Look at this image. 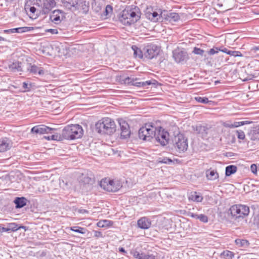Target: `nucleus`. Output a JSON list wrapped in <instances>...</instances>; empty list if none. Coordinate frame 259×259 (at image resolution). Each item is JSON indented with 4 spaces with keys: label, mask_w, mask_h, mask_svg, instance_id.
I'll use <instances>...</instances> for the list:
<instances>
[{
    "label": "nucleus",
    "mask_w": 259,
    "mask_h": 259,
    "mask_svg": "<svg viewBox=\"0 0 259 259\" xmlns=\"http://www.w3.org/2000/svg\"><path fill=\"white\" fill-rule=\"evenodd\" d=\"M83 131L79 124H71L65 126L60 135L61 140L64 139L72 140L79 139L82 137Z\"/></svg>",
    "instance_id": "obj_1"
},
{
    "label": "nucleus",
    "mask_w": 259,
    "mask_h": 259,
    "mask_svg": "<svg viewBox=\"0 0 259 259\" xmlns=\"http://www.w3.org/2000/svg\"><path fill=\"white\" fill-rule=\"evenodd\" d=\"M96 130L100 134L111 135L116 131V124L111 118L105 117L99 120L95 125Z\"/></svg>",
    "instance_id": "obj_2"
},
{
    "label": "nucleus",
    "mask_w": 259,
    "mask_h": 259,
    "mask_svg": "<svg viewBox=\"0 0 259 259\" xmlns=\"http://www.w3.org/2000/svg\"><path fill=\"white\" fill-rule=\"evenodd\" d=\"M141 12L137 6H130L126 7L122 12L121 18L127 20V23L137 22L140 18Z\"/></svg>",
    "instance_id": "obj_3"
},
{
    "label": "nucleus",
    "mask_w": 259,
    "mask_h": 259,
    "mask_svg": "<svg viewBox=\"0 0 259 259\" xmlns=\"http://www.w3.org/2000/svg\"><path fill=\"white\" fill-rule=\"evenodd\" d=\"M156 127L152 123L145 124L139 130V137L144 141H150L155 134Z\"/></svg>",
    "instance_id": "obj_4"
},
{
    "label": "nucleus",
    "mask_w": 259,
    "mask_h": 259,
    "mask_svg": "<svg viewBox=\"0 0 259 259\" xmlns=\"http://www.w3.org/2000/svg\"><path fill=\"white\" fill-rule=\"evenodd\" d=\"M100 185L104 190L108 192H116L122 187L120 181L108 178L102 179L100 182Z\"/></svg>",
    "instance_id": "obj_5"
},
{
    "label": "nucleus",
    "mask_w": 259,
    "mask_h": 259,
    "mask_svg": "<svg viewBox=\"0 0 259 259\" xmlns=\"http://www.w3.org/2000/svg\"><path fill=\"white\" fill-rule=\"evenodd\" d=\"M175 148L179 152H185L188 147V140L183 134H178L173 140Z\"/></svg>",
    "instance_id": "obj_6"
},
{
    "label": "nucleus",
    "mask_w": 259,
    "mask_h": 259,
    "mask_svg": "<svg viewBox=\"0 0 259 259\" xmlns=\"http://www.w3.org/2000/svg\"><path fill=\"white\" fill-rule=\"evenodd\" d=\"M230 210L232 215L236 218H243L248 215L249 213L248 206L242 204L233 205L231 207Z\"/></svg>",
    "instance_id": "obj_7"
},
{
    "label": "nucleus",
    "mask_w": 259,
    "mask_h": 259,
    "mask_svg": "<svg viewBox=\"0 0 259 259\" xmlns=\"http://www.w3.org/2000/svg\"><path fill=\"white\" fill-rule=\"evenodd\" d=\"M154 137L156 141L159 142L161 145H166L169 140V134L167 131L160 127L159 128L156 127L155 134Z\"/></svg>",
    "instance_id": "obj_8"
},
{
    "label": "nucleus",
    "mask_w": 259,
    "mask_h": 259,
    "mask_svg": "<svg viewBox=\"0 0 259 259\" xmlns=\"http://www.w3.org/2000/svg\"><path fill=\"white\" fill-rule=\"evenodd\" d=\"M131 254L136 259H155L156 257L152 251L144 252L138 248L131 250Z\"/></svg>",
    "instance_id": "obj_9"
},
{
    "label": "nucleus",
    "mask_w": 259,
    "mask_h": 259,
    "mask_svg": "<svg viewBox=\"0 0 259 259\" xmlns=\"http://www.w3.org/2000/svg\"><path fill=\"white\" fill-rule=\"evenodd\" d=\"M144 56L149 59H152L159 54L160 49L156 45H151L144 48Z\"/></svg>",
    "instance_id": "obj_10"
},
{
    "label": "nucleus",
    "mask_w": 259,
    "mask_h": 259,
    "mask_svg": "<svg viewBox=\"0 0 259 259\" xmlns=\"http://www.w3.org/2000/svg\"><path fill=\"white\" fill-rule=\"evenodd\" d=\"M172 54L173 58L177 63H182L188 59L187 52L179 49L174 50Z\"/></svg>",
    "instance_id": "obj_11"
},
{
    "label": "nucleus",
    "mask_w": 259,
    "mask_h": 259,
    "mask_svg": "<svg viewBox=\"0 0 259 259\" xmlns=\"http://www.w3.org/2000/svg\"><path fill=\"white\" fill-rule=\"evenodd\" d=\"M54 129L47 126L45 125L40 124L34 126L31 130V133H34L36 134H45L48 133H52Z\"/></svg>",
    "instance_id": "obj_12"
},
{
    "label": "nucleus",
    "mask_w": 259,
    "mask_h": 259,
    "mask_svg": "<svg viewBox=\"0 0 259 259\" xmlns=\"http://www.w3.org/2000/svg\"><path fill=\"white\" fill-rule=\"evenodd\" d=\"M81 2V0H63L62 2L64 7L72 11L78 9Z\"/></svg>",
    "instance_id": "obj_13"
},
{
    "label": "nucleus",
    "mask_w": 259,
    "mask_h": 259,
    "mask_svg": "<svg viewBox=\"0 0 259 259\" xmlns=\"http://www.w3.org/2000/svg\"><path fill=\"white\" fill-rule=\"evenodd\" d=\"M119 124L121 129V137L123 139L129 138L131 131L128 123L124 120H120L119 121Z\"/></svg>",
    "instance_id": "obj_14"
},
{
    "label": "nucleus",
    "mask_w": 259,
    "mask_h": 259,
    "mask_svg": "<svg viewBox=\"0 0 259 259\" xmlns=\"http://www.w3.org/2000/svg\"><path fill=\"white\" fill-rule=\"evenodd\" d=\"M55 6V0H44L42 6V13L44 14L48 13Z\"/></svg>",
    "instance_id": "obj_15"
},
{
    "label": "nucleus",
    "mask_w": 259,
    "mask_h": 259,
    "mask_svg": "<svg viewBox=\"0 0 259 259\" xmlns=\"http://www.w3.org/2000/svg\"><path fill=\"white\" fill-rule=\"evenodd\" d=\"M63 17V12L59 10L54 11L50 17V20L55 24L60 23L61 22Z\"/></svg>",
    "instance_id": "obj_16"
},
{
    "label": "nucleus",
    "mask_w": 259,
    "mask_h": 259,
    "mask_svg": "<svg viewBox=\"0 0 259 259\" xmlns=\"http://www.w3.org/2000/svg\"><path fill=\"white\" fill-rule=\"evenodd\" d=\"M138 226L142 229H148L151 225V222L150 219L146 217H142L138 220Z\"/></svg>",
    "instance_id": "obj_17"
},
{
    "label": "nucleus",
    "mask_w": 259,
    "mask_h": 259,
    "mask_svg": "<svg viewBox=\"0 0 259 259\" xmlns=\"http://www.w3.org/2000/svg\"><path fill=\"white\" fill-rule=\"evenodd\" d=\"M28 71L34 74L43 75L45 73L44 70L42 68L37 66L35 65H30L27 68Z\"/></svg>",
    "instance_id": "obj_18"
},
{
    "label": "nucleus",
    "mask_w": 259,
    "mask_h": 259,
    "mask_svg": "<svg viewBox=\"0 0 259 259\" xmlns=\"http://www.w3.org/2000/svg\"><path fill=\"white\" fill-rule=\"evenodd\" d=\"M206 176L207 180L214 181L219 178V174L214 169L208 170L206 172Z\"/></svg>",
    "instance_id": "obj_19"
},
{
    "label": "nucleus",
    "mask_w": 259,
    "mask_h": 259,
    "mask_svg": "<svg viewBox=\"0 0 259 259\" xmlns=\"http://www.w3.org/2000/svg\"><path fill=\"white\" fill-rule=\"evenodd\" d=\"M9 68L13 71H22V63L19 61L13 62L9 65Z\"/></svg>",
    "instance_id": "obj_20"
},
{
    "label": "nucleus",
    "mask_w": 259,
    "mask_h": 259,
    "mask_svg": "<svg viewBox=\"0 0 259 259\" xmlns=\"http://www.w3.org/2000/svg\"><path fill=\"white\" fill-rule=\"evenodd\" d=\"M189 199L197 202H201L203 200V197L200 194L196 192H191L189 196Z\"/></svg>",
    "instance_id": "obj_21"
},
{
    "label": "nucleus",
    "mask_w": 259,
    "mask_h": 259,
    "mask_svg": "<svg viewBox=\"0 0 259 259\" xmlns=\"http://www.w3.org/2000/svg\"><path fill=\"white\" fill-rule=\"evenodd\" d=\"M10 143L6 139H0V152H3L9 149Z\"/></svg>",
    "instance_id": "obj_22"
},
{
    "label": "nucleus",
    "mask_w": 259,
    "mask_h": 259,
    "mask_svg": "<svg viewBox=\"0 0 259 259\" xmlns=\"http://www.w3.org/2000/svg\"><path fill=\"white\" fill-rule=\"evenodd\" d=\"M14 203L17 208H22L26 204V199L24 197H16Z\"/></svg>",
    "instance_id": "obj_23"
},
{
    "label": "nucleus",
    "mask_w": 259,
    "mask_h": 259,
    "mask_svg": "<svg viewBox=\"0 0 259 259\" xmlns=\"http://www.w3.org/2000/svg\"><path fill=\"white\" fill-rule=\"evenodd\" d=\"M146 17L153 22H157L160 18V16L156 12L153 13H147Z\"/></svg>",
    "instance_id": "obj_24"
},
{
    "label": "nucleus",
    "mask_w": 259,
    "mask_h": 259,
    "mask_svg": "<svg viewBox=\"0 0 259 259\" xmlns=\"http://www.w3.org/2000/svg\"><path fill=\"white\" fill-rule=\"evenodd\" d=\"M207 130L208 128L206 126L201 124H198L196 126V131L198 134L201 135L202 136L206 135Z\"/></svg>",
    "instance_id": "obj_25"
},
{
    "label": "nucleus",
    "mask_w": 259,
    "mask_h": 259,
    "mask_svg": "<svg viewBox=\"0 0 259 259\" xmlns=\"http://www.w3.org/2000/svg\"><path fill=\"white\" fill-rule=\"evenodd\" d=\"M113 224L112 221L107 220H101L98 222L97 225L100 228H106L111 226Z\"/></svg>",
    "instance_id": "obj_26"
},
{
    "label": "nucleus",
    "mask_w": 259,
    "mask_h": 259,
    "mask_svg": "<svg viewBox=\"0 0 259 259\" xmlns=\"http://www.w3.org/2000/svg\"><path fill=\"white\" fill-rule=\"evenodd\" d=\"M180 19L179 14L176 13H170L167 15V19L171 22H177Z\"/></svg>",
    "instance_id": "obj_27"
},
{
    "label": "nucleus",
    "mask_w": 259,
    "mask_h": 259,
    "mask_svg": "<svg viewBox=\"0 0 259 259\" xmlns=\"http://www.w3.org/2000/svg\"><path fill=\"white\" fill-rule=\"evenodd\" d=\"M237 170V167L235 165H231L226 167V175L229 176L234 174Z\"/></svg>",
    "instance_id": "obj_28"
},
{
    "label": "nucleus",
    "mask_w": 259,
    "mask_h": 259,
    "mask_svg": "<svg viewBox=\"0 0 259 259\" xmlns=\"http://www.w3.org/2000/svg\"><path fill=\"white\" fill-rule=\"evenodd\" d=\"M70 229L76 233H78L81 234H84L85 233V232L87 231L85 228L80 227L79 226H72L70 228Z\"/></svg>",
    "instance_id": "obj_29"
},
{
    "label": "nucleus",
    "mask_w": 259,
    "mask_h": 259,
    "mask_svg": "<svg viewBox=\"0 0 259 259\" xmlns=\"http://www.w3.org/2000/svg\"><path fill=\"white\" fill-rule=\"evenodd\" d=\"M23 227H19L18 225L15 223H9L8 224L7 228L8 232L9 231H16Z\"/></svg>",
    "instance_id": "obj_30"
},
{
    "label": "nucleus",
    "mask_w": 259,
    "mask_h": 259,
    "mask_svg": "<svg viewBox=\"0 0 259 259\" xmlns=\"http://www.w3.org/2000/svg\"><path fill=\"white\" fill-rule=\"evenodd\" d=\"M137 80V78H131L130 77H125L124 79H123V81L124 83L127 84L133 85H135L134 84L135 83H138V82L136 81Z\"/></svg>",
    "instance_id": "obj_31"
},
{
    "label": "nucleus",
    "mask_w": 259,
    "mask_h": 259,
    "mask_svg": "<svg viewBox=\"0 0 259 259\" xmlns=\"http://www.w3.org/2000/svg\"><path fill=\"white\" fill-rule=\"evenodd\" d=\"M132 49L134 51V54L136 57L142 58L143 57V53L141 50L136 46H133Z\"/></svg>",
    "instance_id": "obj_32"
},
{
    "label": "nucleus",
    "mask_w": 259,
    "mask_h": 259,
    "mask_svg": "<svg viewBox=\"0 0 259 259\" xmlns=\"http://www.w3.org/2000/svg\"><path fill=\"white\" fill-rule=\"evenodd\" d=\"M251 123V121L245 120L242 121H235L234 123H232V128L239 127L240 126H242L245 124H248Z\"/></svg>",
    "instance_id": "obj_33"
},
{
    "label": "nucleus",
    "mask_w": 259,
    "mask_h": 259,
    "mask_svg": "<svg viewBox=\"0 0 259 259\" xmlns=\"http://www.w3.org/2000/svg\"><path fill=\"white\" fill-rule=\"evenodd\" d=\"M44 138L48 140H61V137L60 134L52 135L50 136H45Z\"/></svg>",
    "instance_id": "obj_34"
},
{
    "label": "nucleus",
    "mask_w": 259,
    "mask_h": 259,
    "mask_svg": "<svg viewBox=\"0 0 259 259\" xmlns=\"http://www.w3.org/2000/svg\"><path fill=\"white\" fill-rule=\"evenodd\" d=\"M221 255H223L224 257H228L229 258L232 259L234 256V253L229 250H225L222 253Z\"/></svg>",
    "instance_id": "obj_35"
},
{
    "label": "nucleus",
    "mask_w": 259,
    "mask_h": 259,
    "mask_svg": "<svg viewBox=\"0 0 259 259\" xmlns=\"http://www.w3.org/2000/svg\"><path fill=\"white\" fill-rule=\"evenodd\" d=\"M235 242L236 244L240 246H247L249 244L248 241L243 239H236Z\"/></svg>",
    "instance_id": "obj_36"
},
{
    "label": "nucleus",
    "mask_w": 259,
    "mask_h": 259,
    "mask_svg": "<svg viewBox=\"0 0 259 259\" xmlns=\"http://www.w3.org/2000/svg\"><path fill=\"white\" fill-rule=\"evenodd\" d=\"M153 83L150 80H148L146 81H143V82H138V83H135V86L136 87H145L147 85H149L152 84Z\"/></svg>",
    "instance_id": "obj_37"
},
{
    "label": "nucleus",
    "mask_w": 259,
    "mask_h": 259,
    "mask_svg": "<svg viewBox=\"0 0 259 259\" xmlns=\"http://www.w3.org/2000/svg\"><path fill=\"white\" fill-rule=\"evenodd\" d=\"M195 99L198 102L204 104H206L209 102L208 99L206 97H196Z\"/></svg>",
    "instance_id": "obj_38"
},
{
    "label": "nucleus",
    "mask_w": 259,
    "mask_h": 259,
    "mask_svg": "<svg viewBox=\"0 0 259 259\" xmlns=\"http://www.w3.org/2000/svg\"><path fill=\"white\" fill-rule=\"evenodd\" d=\"M158 162L162 163L170 164L172 163V160L167 157H162L159 158Z\"/></svg>",
    "instance_id": "obj_39"
},
{
    "label": "nucleus",
    "mask_w": 259,
    "mask_h": 259,
    "mask_svg": "<svg viewBox=\"0 0 259 259\" xmlns=\"http://www.w3.org/2000/svg\"><path fill=\"white\" fill-rule=\"evenodd\" d=\"M251 140H259V130H254L251 134Z\"/></svg>",
    "instance_id": "obj_40"
},
{
    "label": "nucleus",
    "mask_w": 259,
    "mask_h": 259,
    "mask_svg": "<svg viewBox=\"0 0 259 259\" xmlns=\"http://www.w3.org/2000/svg\"><path fill=\"white\" fill-rule=\"evenodd\" d=\"M227 54L234 57H241L242 56V54L239 51L231 50H229V51L227 52Z\"/></svg>",
    "instance_id": "obj_41"
},
{
    "label": "nucleus",
    "mask_w": 259,
    "mask_h": 259,
    "mask_svg": "<svg viewBox=\"0 0 259 259\" xmlns=\"http://www.w3.org/2000/svg\"><path fill=\"white\" fill-rule=\"evenodd\" d=\"M204 51L196 47H195L193 49V53L196 55L202 56Z\"/></svg>",
    "instance_id": "obj_42"
},
{
    "label": "nucleus",
    "mask_w": 259,
    "mask_h": 259,
    "mask_svg": "<svg viewBox=\"0 0 259 259\" xmlns=\"http://www.w3.org/2000/svg\"><path fill=\"white\" fill-rule=\"evenodd\" d=\"M198 219L203 223H207L208 222L207 217L203 214H199Z\"/></svg>",
    "instance_id": "obj_43"
},
{
    "label": "nucleus",
    "mask_w": 259,
    "mask_h": 259,
    "mask_svg": "<svg viewBox=\"0 0 259 259\" xmlns=\"http://www.w3.org/2000/svg\"><path fill=\"white\" fill-rule=\"evenodd\" d=\"M237 133V138L240 140H243L245 138V134L243 131L239 130L236 131Z\"/></svg>",
    "instance_id": "obj_44"
},
{
    "label": "nucleus",
    "mask_w": 259,
    "mask_h": 259,
    "mask_svg": "<svg viewBox=\"0 0 259 259\" xmlns=\"http://www.w3.org/2000/svg\"><path fill=\"white\" fill-rule=\"evenodd\" d=\"M33 29V27H21V33L30 31Z\"/></svg>",
    "instance_id": "obj_45"
},
{
    "label": "nucleus",
    "mask_w": 259,
    "mask_h": 259,
    "mask_svg": "<svg viewBox=\"0 0 259 259\" xmlns=\"http://www.w3.org/2000/svg\"><path fill=\"white\" fill-rule=\"evenodd\" d=\"M250 170L253 174L256 175L257 172V166L255 164H251L250 166Z\"/></svg>",
    "instance_id": "obj_46"
},
{
    "label": "nucleus",
    "mask_w": 259,
    "mask_h": 259,
    "mask_svg": "<svg viewBox=\"0 0 259 259\" xmlns=\"http://www.w3.org/2000/svg\"><path fill=\"white\" fill-rule=\"evenodd\" d=\"M222 124L223 126H224L225 127L232 128V126H233L232 123H231L229 121H226V122H223Z\"/></svg>",
    "instance_id": "obj_47"
},
{
    "label": "nucleus",
    "mask_w": 259,
    "mask_h": 259,
    "mask_svg": "<svg viewBox=\"0 0 259 259\" xmlns=\"http://www.w3.org/2000/svg\"><path fill=\"white\" fill-rule=\"evenodd\" d=\"M219 51V49H218V48H212V49H211L208 52V54L210 55H214L215 54H217L218 53Z\"/></svg>",
    "instance_id": "obj_48"
},
{
    "label": "nucleus",
    "mask_w": 259,
    "mask_h": 259,
    "mask_svg": "<svg viewBox=\"0 0 259 259\" xmlns=\"http://www.w3.org/2000/svg\"><path fill=\"white\" fill-rule=\"evenodd\" d=\"M112 12V7L110 5H107L105 8L106 15H107Z\"/></svg>",
    "instance_id": "obj_49"
},
{
    "label": "nucleus",
    "mask_w": 259,
    "mask_h": 259,
    "mask_svg": "<svg viewBox=\"0 0 259 259\" xmlns=\"http://www.w3.org/2000/svg\"><path fill=\"white\" fill-rule=\"evenodd\" d=\"M46 32H50L52 34L58 33V30L56 29H49L46 30Z\"/></svg>",
    "instance_id": "obj_50"
},
{
    "label": "nucleus",
    "mask_w": 259,
    "mask_h": 259,
    "mask_svg": "<svg viewBox=\"0 0 259 259\" xmlns=\"http://www.w3.org/2000/svg\"><path fill=\"white\" fill-rule=\"evenodd\" d=\"M23 88L25 89V90L28 91L30 89V85H28L27 83L26 82H23Z\"/></svg>",
    "instance_id": "obj_51"
},
{
    "label": "nucleus",
    "mask_w": 259,
    "mask_h": 259,
    "mask_svg": "<svg viewBox=\"0 0 259 259\" xmlns=\"http://www.w3.org/2000/svg\"><path fill=\"white\" fill-rule=\"evenodd\" d=\"M94 235L96 237H102V233L100 231H95Z\"/></svg>",
    "instance_id": "obj_52"
},
{
    "label": "nucleus",
    "mask_w": 259,
    "mask_h": 259,
    "mask_svg": "<svg viewBox=\"0 0 259 259\" xmlns=\"http://www.w3.org/2000/svg\"><path fill=\"white\" fill-rule=\"evenodd\" d=\"M13 33H21V27L12 28Z\"/></svg>",
    "instance_id": "obj_53"
},
{
    "label": "nucleus",
    "mask_w": 259,
    "mask_h": 259,
    "mask_svg": "<svg viewBox=\"0 0 259 259\" xmlns=\"http://www.w3.org/2000/svg\"><path fill=\"white\" fill-rule=\"evenodd\" d=\"M188 215H189V216H190L191 218H195V219H198V215H199V214H197L193 213H192V212H190Z\"/></svg>",
    "instance_id": "obj_54"
},
{
    "label": "nucleus",
    "mask_w": 259,
    "mask_h": 259,
    "mask_svg": "<svg viewBox=\"0 0 259 259\" xmlns=\"http://www.w3.org/2000/svg\"><path fill=\"white\" fill-rule=\"evenodd\" d=\"M0 232H8L7 227H3L0 226Z\"/></svg>",
    "instance_id": "obj_55"
},
{
    "label": "nucleus",
    "mask_w": 259,
    "mask_h": 259,
    "mask_svg": "<svg viewBox=\"0 0 259 259\" xmlns=\"http://www.w3.org/2000/svg\"><path fill=\"white\" fill-rule=\"evenodd\" d=\"M29 11L31 13L34 14L36 11V8L34 7H31L29 9Z\"/></svg>",
    "instance_id": "obj_56"
},
{
    "label": "nucleus",
    "mask_w": 259,
    "mask_h": 259,
    "mask_svg": "<svg viewBox=\"0 0 259 259\" xmlns=\"http://www.w3.org/2000/svg\"><path fill=\"white\" fill-rule=\"evenodd\" d=\"M3 32L5 33H13V29H5L3 31Z\"/></svg>",
    "instance_id": "obj_57"
},
{
    "label": "nucleus",
    "mask_w": 259,
    "mask_h": 259,
    "mask_svg": "<svg viewBox=\"0 0 259 259\" xmlns=\"http://www.w3.org/2000/svg\"><path fill=\"white\" fill-rule=\"evenodd\" d=\"M219 51H222V52L225 53L226 54H227V52L229 51V50H228L227 48H224L222 50L219 49Z\"/></svg>",
    "instance_id": "obj_58"
},
{
    "label": "nucleus",
    "mask_w": 259,
    "mask_h": 259,
    "mask_svg": "<svg viewBox=\"0 0 259 259\" xmlns=\"http://www.w3.org/2000/svg\"><path fill=\"white\" fill-rule=\"evenodd\" d=\"M119 252H122V253H126V251H125V250L123 247L119 248Z\"/></svg>",
    "instance_id": "obj_59"
},
{
    "label": "nucleus",
    "mask_w": 259,
    "mask_h": 259,
    "mask_svg": "<svg viewBox=\"0 0 259 259\" xmlns=\"http://www.w3.org/2000/svg\"><path fill=\"white\" fill-rule=\"evenodd\" d=\"M6 39L0 36V41H6Z\"/></svg>",
    "instance_id": "obj_60"
},
{
    "label": "nucleus",
    "mask_w": 259,
    "mask_h": 259,
    "mask_svg": "<svg viewBox=\"0 0 259 259\" xmlns=\"http://www.w3.org/2000/svg\"><path fill=\"white\" fill-rule=\"evenodd\" d=\"M83 212H88V211L84 209V210H83Z\"/></svg>",
    "instance_id": "obj_61"
},
{
    "label": "nucleus",
    "mask_w": 259,
    "mask_h": 259,
    "mask_svg": "<svg viewBox=\"0 0 259 259\" xmlns=\"http://www.w3.org/2000/svg\"><path fill=\"white\" fill-rule=\"evenodd\" d=\"M257 14H259V12Z\"/></svg>",
    "instance_id": "obj_62"
}]
</instances>
